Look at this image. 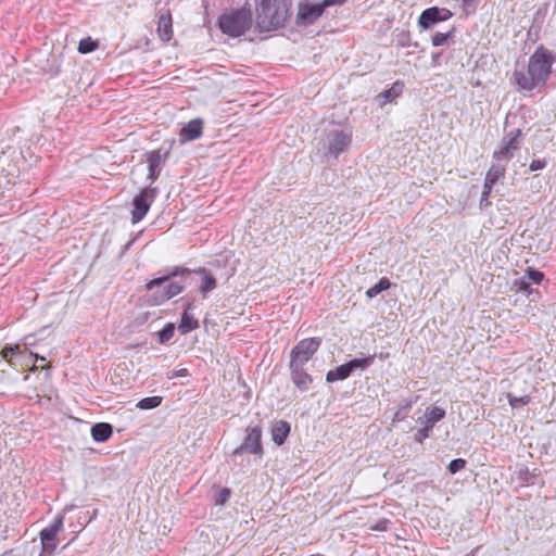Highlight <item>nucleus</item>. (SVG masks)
Instances as JSON below:
<instances>
[{"label": "nucleus", "mask_w": 556, "mask_h": 556, "mask_svg": "<svg viewBox=\"0 0 556 556\" xmlns=\"http://www.w3.org/2000/svg\"><path fill=\"white\" fill-rule=\"evenodd\" d=\"M554 62L555 55L552 51L543 46L538 47L529 58L527 71H514L513 77L518 89L532 91L544 87L551 76Z\"/></svg>", "instance_id": "f257e3e1"}, {"label": "nucleus", "mask_w": 556, "mask_h": 556, "mask_svg": "<svg viewBox=\"0 0 556 556\" xmlns=\"http://www.w3.org/2000/svg\"><path fill=\"white\" fill-rule=\"evenodd\" d=\"M293 0H255V23L261 33L286 26L291 17Z\"/></svg>", "instance_id": "f03ea898"}, {"label": "nucleus", "mask_w": 556, "mask_h": 556, "mask_svg": "<svg viewBox=\"0 0 556 556\" xmlns=\"http://www.w3.org/2000/svg\"><path fill=\"white\" fill-rule=\"evenodd\" d=\"M191 273L202 277V282L199 286V291L202 294V298L205 299L207 293H210L217 287L216 278L205 267L189 269L182 266H175L166 270L163 276L154 278L147 282L146 290H153L155 287H161L165 282H168L174 277H185L190 275Z\"/></svg>", "instance_id": "7ed1b4c3"}, {"label": "nucleus", "mask_w": 556, "mask_h": 556, "mask_svg": "<svg viewBox=\"0 0 556 556\" xmlns=\"http://www.w3.org/2000/svg\"><path fill=\"white\" fill-rule=\"evenodd\" d=\"M252 24L253 14L248 7L231 9L218 17V27L222 33L233 38L244 35Z\"/></svg>", "instance_id": "20e7f679"}, {"label": "nucleus", "mask_w": 556, "mask_h": 556, "mask_svg": "<svg viewBox=\"0 0 556 556\" xmlns=\"http://www.w3.org/2000/svg\"><path fill=\"white\" fill-rule=\"evenodd\" d=\"M263 428L260 422L250 424L245 429V435L242 443L237 446L230 454L232 458L243 454H251L262 459L264 456V446L262 443Z\"/></svg>", "instance_id": "39448f33"}, {"label": "nucleus", "mask_w": 556, "mask_h": 556, "mask_svg": "<svg viewBox=\"0 0 556 556\" xmlns=\"http://www.w3.org/2000/svg\"><path fill=\"white\" fill-rule=\"evenodd\" d=\"M321 345V338L313 337L299 341L290 352L289 364L306 365Z\"/></svg>", "instance_id": "423d86ee"}, {"label": "nucleus", "mask_w": 556, "mask_h": 556, "mask_svg": "<svg viewBox=\"0 0 556 556\" xmlns=\"http://www.w3.org/2000/svg\"><path fill=\"white\" fill-rule=\"evenodd\" d=\"M522 130L517 128L505 134L501 141V146L493 152V160L506 163L513 159L516 151L520 148Z\"/></svg>", "instance_id": "0eeeda50"}, {"label": "nucleus", "mask_w": 556, "mask_h": 556, "mask_svg": "<svg viewBox=\"0 0 556 556\" xmlns=\"http://www.w3.org/2000/svg\"><path fill=\"white\" fill-rule=\"evenodd\" d=\"M159 190L156 187L142 189L132 200L131 223L137 224L143 219L156 199Z\"/></svg>", "instance_id": "6e6552de"}, {"label": "nucleus", "mask_w": 556, "mask_h": 556, "mask_svg": "<svg viewBox=\"0 0 556 556\" xmlns=\"http://www.w3.org/2000/svg\"><path fill=\"white\" fill-rule=\"evenodd\" d=\"M64 517L58 515L52 522L40 531L41 553L52 556L58 547V533L63 529Z\"/></svg>", "instance_id": "1a4fd4ad"}, {"label": "nucleus", "mask_w": 556, "mask_h": 556, "mask_svg": "<svg viewBox=\"0 0 556 556\" xmlns=\"http://www.w3.org/2000/svg\"><path fill=\"white\" fill-rule=\"evenodd\" d=\"M325 8L320 3L301 2L295 16L298 26H309L314 24L324 13Z\"/></svg>", "instance_id": "9d476101"}, {"label": "nucleus", "mask_w": 556, "mask_h": 556, "mask_svg": "<svg viewBox=\"0 0 556 556\" xmlns=\"http://www.w3.org/2000/svg\"><path fill=\"white\" fill-rule=\"evenodd\" d=\"M453 16V13L445 8L431 7L421 12L418 25L422 29H429L440 22H445Z\"/></svg>", "instance_id": "9b49d317"}, {"label": "nucleus", "mask_w": 556, "mask_h": 556, "mask_svg": "<svg viewBox=\"0 0 556 556\" xmlns=\"http://www.w3.org/2000/svg\"><path fill=\"white\" fill-rule=\"evenodd\" d=\"M328 140L329 143L325 154L338 159L339 154L350 147L352 136L344 130H332L328 135Z\"/></svg>", "instance_id": "f8f14e48"}, {"label": "nucleus", "mask_w": 556, "mask_h": 556, "mask_svg": "<svg viewBox=\"0 0 556 556\" xmlns=\"http://www.w3.org/2000/svg\"><path fill=\"white\" fill-rule=\"evenodd\" d=\"M445 417V410L439 406H432L426 409L425 413V425L422 428L418 429L415 433V440L419 443H422L424 440L430 437V433L434 427V425L442 420Z\"/></svg>", "instance_id": "ddd939ff"}, {"label": "nucleus", "mask_w": 556, "mask_h": 556, "mask_svg": "<svg viewBox=\"0 0 556 556\" xmlns=\"http://www.w3.org/2000/svg\"><path fill=\"white\" fill-rule=\"evenodd\" d=\"M155 287L150 295V302L153 305H160L172 298L178 295L185 290V286L178 281L168 282L163 289Z\"/></svg>", "instance_id": "4468645a"}, {"label": "nucleus", "mask_w": 556, "mask_h": 556, "mask_svg": "<svg viewBox=\"0 0 556 556\" xmlns=\"http://www.w3.org/2000/svg\"><path fill=\"white\" fill-rule=\"evenodd\" d=\"M290 379L300 392H306L314 379L305 369V365L289 364Z\"/></svg>", "instance_id": "2eb2a0df"}, {"label": "nucleus", "mask_w": 556, "mask_h": 556, "mask_svg": "<svg viewBox=\"0 0 556 556\" xmlns=\"http://www.w3.org/2000/svg\"><path fill=\"white\" fill-rule=\"evenodd\" d=\"M156 31L159 38L164 42H168L173 38V18L169 9L160 12L157 16Z\"/></svg>", "instance_id": "dca6fc26"}, {"label": "nucleus", "mask_w": 556, "mask_h": 556, "mask_svg": "<svg viewBox=\"0 0 556 556\" xmlns=\"http://www.w3.org/2000/svg\"><path fill=\"white\" fill-rule=\"evenodd\" d=\"M147 161L149 168L147 178L151 184H153L161 175L162 165L164 164L165 159H163L160 150H153L147 153Z\"/></svg>", "instance_id": "f3484780"}, {"label": "nucleus", "mask_w": 556, "mask_h": 556, "mask_svg": "<svg viewBox=\"0 0 556 556\" xmlns=\"http://www.w3.org/2000/svg\"><path fill=\"white\" fill-rule=\"evenodd\" d=\"M203 134V121L201 118L191 119L188 124H186L180 132L179 140L180 142H188L199 139Z\"/></svg>", "instance_id": "a211bd4d"}, {"label": "nucleus", "mask_w": 556, "mask_h": 556, "mask_svg": "<svg viewBox=\"0 0 556 556\" xmlns=\"http://www.w3.org/2000/svg\"><path fill=\"white\" fill-rule=\"evenodd\" d=\"M290 430L291 426L288 421L282 419L275 421L270 429L273 441L279 446L282 445L286 442Z\"/></svg>", "instance_id": "6ab92c4d"}, {"label": "nucleus", "mask_w": 556, "mask_h": 556, "mask_svg": "<svg viewBox=\"0 0 556 556\" xmlns=\"http://www.w3.org/2000/svg\"><path fill=\"white\" fill-rule=\"evenodd\" d=\"M506 163L496 162L491 165L485 174L484 184L486 187H494V185L505 176Z\"/></svg>", "instance_id": "aec40b11"}, {"label": "nucleus", "mask_w": 556, "mask_h": 556, "mask_svg": "<svg viewBox=\"0 0 556 556\" xmlns=\"http://www.w3.org/2000/svg\"><path fill=\"white\" fill-rule=\"evenodd\" d=\"M113 434V427L108 422H98L91 427V437L96 442H106Z\"/></svg>", "instance_id": "412c9836"}, {"label": "nucleus", "mask_w": 556, "mask_h": 556, "mask_svg": "<svg viewBox=\"0 0 556 556\" xmlns=\"http://www.w3.org/2000/svg\"><path fill=\"white\" fill-rule=\"evenodd\" d=\"M200 327L199 320L190 313L182 312L180 321L178 324V331L181 334H187Z\"/></svg>", "instance_id": "4be33fe9"}, {"label": "nucleus", "mask_w": 556, "mask_h": 556, "mask_svg": "<svg viewBox=\"0 0 556 556\" xmlns=\"http://www.w3.org/2000/svg\"><path fill=\"white\" fill-rule=\"evenodd\" d=\"M352 375V370L349 366V363L342 364L334 369L329 370L326 374V381L328 383H332L338 380H344Z\"/></svg>", "instance_id": "5701e85b"}, {"label": "nucleus", "mask_w": 556, "mask_h": 556, "mask_svg": "<svg viewBox=\"0 0 556 556\" xmlns=\"http://www.w3.org/2000/svg\"><path fill=\"white\" fill-rule=\"evenodd\" d=\"M455 35H456V27H454V26L446 33L438 31L432 36V39H431L432 46L433 47L448 46L451 41H454Z\"/></svg>", "instance_id": "b1692460"}, {"label": "nucleus", "mask_w": 556, "mask_h": 556, "mask_svg": "<svg viewBox=\"0 0 556 556\" xmlns=\"http://www.w3.org/2000/svg\"><path fill=\"white\" fill-rule=\"evenodd\" d=\"M517 479L521 482V485H533L538 473L533 470H529L528 467L522 466L516 471Z\"/></svg>", "instance_id": "393cba45"}, {"label": "nucleus", "mask_w": 556, "mask_h": 556, "mask_svg": "<svg viewBox=\"0 0 556 556\" xmlns=\"http://www.w3.org/2000/svg\"><path fill=\"white\" fill-rule=\"evenodd\" d=\"M403 87L402 83L395 81L390 89L382 91L378 97L383 99V102H391L402 93Z\"/></svg>", "instance_id": "a878e982"}, {"label": "nucleus", "mask_w": 556, "mask_h": 556, "mask_svg": "<svg viewBox=\"0 0 556 556\" xmlns=\"http://www.w3.org/2000/svg\"><path fill=\"white\" fill-rule=\"evenodd\" d=\"M390 287H391L390 280L387 277H381L376 285H374L366 291V296L368 299H372V298L377 296L379 293H381L382 291L388 290Z\"/></svg>", "instance_id": "bb28decb"}, {"label": "nucleus", "mask_w": 556, "mask_h": 556, "mask_svg": "<svg viewBox=\"0 0 556 556\" xmlns=\"http://www.w3.org/2000/svg\"><path fill=\"white\" fill-rule=\"evenodd\" d=\"M162 401L163 397L159 395L143 397L137 403V407L143 410L153 409L159 407Z\"/></svg>", "instance_id": "cd10ccee"}, {"label": "nucleus", "mask_w": 556, "mask_h": 556, "mask_svg": "<svg viewBox=\"0 0 556 556\" xmlns=\"http://www.w3.org/2000/svg\"><path fill=\"white\" fill-rule=\"evenodd\" d=\"M394 41L397 47L406 48L412 46L410 31L406 29H395Z\"/></svg>", "instance_id": "c85d7f7f"}, {"label": "nucleus", "mask_w": 556, "mask_h": 556, "mask_svg": "<svg viewBox=\"0 0 556 556\" xmlns=\"http://www.w3.org/2000/svg\"><path fill=\"white\" fill-rule=\"evenodd\" d=\"M375 357L376 355H368L367 357H363V358H354L352 361H349V366L352 370V372L355 370V369H365L369 366L372 365L374 361H375Z\"/></svg>", "instance_id": "c756f323"}, {"label": "nucleus", "mask_w": 556, "mask_h": 556, "mask_svg": "<svg viewBox=\"0 0 556 556\" xmlns=\"http://www.w3.org/2000/svg\"><path fill=\"white\" fill-rule=\"evenodd\" d=\"M513 289L516 290L517 292H523L527 295H530L533 292V289L531 288V282L527 279L525 275L514 280Z\"/></svg>", "instance_id": "7c9ffc66"}, {"label": "nucleus", "mask_w": 556, "mask_h": 556, "mask_svg": "<svg viewBox=\"0 0 556 556\" xmlns=\"http://www.w3.org/2000/svg\"><path fill=\"white\" fill-rule=\"evenodd\" d=\"M175 333V325L172 323L166 324L159 332H157V341L161 344L168 342Z\"/></svg>", "instance_id": "2f4dec72"}, {"label": "nucleus", "mask_w": 556, "mask_h": 556, "mask_svg": "<svg viewBox=\"0 0 556 556\" xmlns=\"http://www.w3.org/2000/svg\"><path fill=\"white\" fill-rule=\"evenodd\" d=\"M507 400L513 408H520L528 405L531 401V397L529 395L515 396L511 393H508Z\"/></svg>", "instance_id": "473e14b6"}, {"label": "nucleus", "mask_w": 556, "mask_h": 556, "mask_svg": "<svg viewBox=\"0 0 556 556\" xmlns=\"http://www.w3.org/2000/svg\"><path fill=\"white\" fill-rule=\"evenodd\" d=\"M98 48V42L90 37L84 38L78 43V51L83 54L90 53Z\"/></svg>", "instance_id": "72a5a7b5"}, {"label": "nucleus", "mask_w": 556, "mask_h": 556, "mask_svg": "<svg viewBox=\"0 0 556 556\" xmlns=\"http://www.w3.org/2000/svg\"><path fill=\"white\" fill-rule=\"evenodd\" d=\"M525 276L531 283L540 285L544 279V274L541 270L529 267Z\"/></svg>", "instance_id": "f704fd0d"}, {"label": "nucleus", "mask_w": 556, "mask_h": 556, "mask_svg": "<svg viewBox=\"0 0 556 556\" xmlns=\"http://www.w3.org/2000/svg\"><path fill=\"white\" fill-rule=\"evenodd\" d=\"M230 495H231V492L228 488H223V489L218 490V492L216 493V495L214 497V504L215 505H224L225 503L228 502V500L230 498Z\"/></svg>", "instance_id": "c9c22d12"}, {"label": "nucleus", "mask_w": 556, "mask_h": 556, "mask_svg": "<svg viewBox=\"0 0 556 556\" xmlns=\"http://www.w3.org/2000/svg\"><path fill=\"white\" fill-rule=\"evenodd\" d=\"M467 462L463 458H455L448 464V471L452 475H455L456 472L460 471L466 467Z\"/></svg>", "instance_id": "e433bc0d"}, {"label": "nucleus", "mask_w": 556, "mask_h": 556, "mask_svg": "<svg viewBox=\"0 0 556 556\" xmlns=\"http://www.w3.org/2000/svg\"><path fill=\"white\" fill-rule=\"evenodd\" d=\"M189 370L187 368H175L166 374L167 379L188 377Z\"/></svg>", "instance_id": "4c0bfd02"}, {"label": "nucleus", "mask_w": 556, "mask_h": 556, "mask_svg": "<svg viewBox=\"0 0 556 556\" xmlns=\"http://www.w3.org/2000/svg\"><path fill=\"white\" fill-rule=\"evenodd\" d=\"M547 165V162L546 160L544 159H538V160H533L531 163H530V166H529V169L531 172H535V170H540V169H543L545 166Z\"/></svg>", "instance_id": "58836bf2"}, {"label": "nucleus", "mask_w": 556, "mask_h": 556, "mask_svg": "<svg viewBox=\"0 0 556 556\" xmlns=\"http://www.w3.org/2000/svg\"><path fill=\"white\" fill-rule=\"evenodd\" d=\"M493 187H486V184H483V190H482V193H481V199H480V205L483 206V205H488L489 204V197H490V193L492 191Z\"/></svg>", "instance_id": "ea45409f"}, {"label": "nucleus", "mask_w": 556, "mask_h": 556, "mask_svg": "<svg viewBox=\"0 0 556 556\" xmlns=\"http://www.w3.org/2000/svg\"><path fill=\"white\" fill-rule=\"evenodd\" d=\"M180 301L182 302L184 312L189 313L194 306V300L189 296H184Z\"/></svg>", "instance_id": "a19ab883"}, {"label": "nucleus", "mask_w": 556, "mask_h": 556, "mask_svg": "<svg viewBox=\"0 0 556 556\" xmlns=\"http://www.w3.org/2000/svg\"><path fill=\"white\" fill-rule=\"evenodd\" d=\"M18 352V346H5L4 349H2L1 354L4 358H8L9 356L15 355Z\"/></svg>", "instance_id": "79ce46f5"}, {"label": "nucleus", "mask_w": 556, "mask_h": 556, "mask_svg": "<svg viewBox=\"0 0 556 556\" xmlns=\"http://www.w3.org/2000/svg\"><path fill=\"white\" fill-rule=\"evenodd\" d=\"M346 0H323L321 1V4L323 7L326 9V8H329V7H332V5H341L345 2Z\"/></svg>", "instance_id": "37998d69"}, {"label": "nucleus", "mask_w": 556, "mask_h": 556, "mask_svg": "<svg viewBox=\"0 0 556 556\" xmlns=\"http://www.w3.org/2000/svg\"><path fill=\"white\" fill-rule=\"evenodd\" d=\"M388 522H389V521H388V520H386V519H384V520H380V521H378V522L372 527V529H374V530H377V531H384V530H387Z\"/></svg>", "instance_id": "c03bdc74"}, {"label": "nucleus", "mask_w": 556, "mask_h": 556, "mask_svg": "<svg viewBox=\"0 0 556 556\" xmlns=\"http://www.w3.org/2000/svg\"><path fill=\"white\" fill-rule=\"evenodd\" d=\"M412 406H413V402L409 400H405L401 403V409H403L404 412L410 410Z\"/></svg>", "instance_id": "a18cd8bd"}, {"label": "nucleus", "mask_w": 556, "mask_h": 556, "mask_svg": "<svg viewBox=\"0 0 556 556\" xmlns=\"http://www.w3.org/2000/svg\"><path fill=\"white\" fill-rule=\"evenodd\" d=\"M480 0H463L464 7H475Z\"/></svg>", "instance_id": "49530a36"}, {"label": "nucleus", "mask_w": 556, "mask_h": 556, "mask_svg": "<svg viewBox=\"0 0 556 556\" xmlns=\"http://www.w3.org/2000/svg\"><path fill=\"white\" fill-rule=\"evenodd\" d=\"M378 356H379L380 359H386V358L389 357V352H386V353L381 352V353H379Z\"/></svg>", "instance_id": "de8ad7c7"}, {"label": "nucleus", "mask_w": 556, "mask_h": 556, "mask_svg": "<svg viewBox=\"0 0 556 556\" xmlns=\"http://www.w3.org/2000/svg\"><path fill=\"white\" fill-rule=\"evenodd\" d=\"M131 244V241L127 242L126 249Z\"/></svg>", "instance_id": "09e8293b"}, {"label": "nucleus", "mask_w": 556, "mask_h": 556, "mask_svg": "<svg viewBox=\"0 0 556 556\" xmlns=\"http://www.w3.org/2000/svg\"><path fill=\"white\" fill-rule=\"evenodd\" d=\"M39 556H50V555L40 554Z\"/></svg>", "instance_id": "8fccbe9b"}]
</instances>
